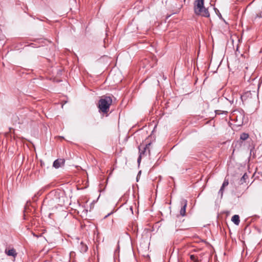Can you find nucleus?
I'll list each match as a JSON object with an SVG mask.
<instances>
[{
    "mask_svg": "<svg viewBox=\"0 0 262 262\" xmlns=\"http://www.w3.org/2000/svg\"><path fill=\"white\" fill-rule=\"evenodd\" d=\"M142 157V156H141L139 155V157L138 158L137 162H138L139 164L140 163Z\"/></svg>",
    "mask_w": 262,
    "mask_h": 262,
    "instance_id": "obj_17",
    "label": "nucleus"
},
{
    "mask_svg": "<svg viewBox=\"0 0 262 262\" xmlns=\"http://www.w3.org/2000/svg\"><path fill=\"white\" fill-rule=\"evenodd\" d=\"M190 258L193 262H199L198 258L194 255H190Z\"/></svg>",
    "mask_w": 262,
    "mask_h": 262,
    "instance_id": "obj_13",
    "label": "nucleus"
},
{
    "mask_svg": "<svg viewBox=\"0 0 262 262\" xmlns=\"http://www.w3.org/2000/svg\"><path fill=\"white\" fill-rule=\"evenodd\" d=\"M112 213V212H111V213L107 214L105 216L104 218H106L107 217H108Z\"/></svg>",
    "mask_w": 262,
    "mask_h": 262,
    "instance_id": "obj_19",
    "label": "nucleus"
},
{
    "mask_svg": "<svg viewBox=\"0 0 262 262\" xmlns=\"http://www.w3.org/2000/svg\"><path fill=\"white\" fill-rule=\"evenodd\" d=\"M184 3H185L186 2V0H184Z\"/></svg>",
    "mask_w": 262,
    "mask_h": 262,
    "instance_id": "obj_22",
    "label": "nucleus"
},
{
    "mask_svg": "<svg viewBox=\"0 0 262 262\" xmlns=\"http://www.w3.org/2000/svg\"><path fill=\"white\" fill-rule=\"evenodd\" d=\"M53 194L54 196L49 200V204L51 206L57 208L58 206H62L64 205L66 197L62 195H60L58 192H51L47 200L50 198Z\"/></svg>",
    "mask_w": 262,
    "mask_h": 262,
    "instance_id": "obj_2",
    "label": "nucleus"
},
{
    "mask_svg": "<svg viewBox=\"0 0 262 262\" xmlns=\"http://www.w3.org/2000/svg\"><path fill=\"white\" fill-rule=\"evenodd\" d=\"M215 113L216 115H220L221 114H227L228 112L227 111H221V110H216V111H215Z\"/></svg>",
    "mask_w": 262,
    "mask_h": 262,
    "instance_id": "obj_15",
    "label": "nucleus"
},
{
    "mask_svg": "<svg viewBox=\"0 0 262 262\" xmlns=\"http://www.w3.org/2000/svg\"><path fill=\"white\" fill-rule=\"evenodd\" d=\"M243 96H241V99L243 100Z\"/></svg>",
    "mask_w": 262,
    "mask_h": 262,
    "instance_id": "obj_21",
    "label": "nucleus"
},
{
    "mask_svg": "<svg viewBox=\"0 0 262 262\" xmlns=\"http://www.w3.org/2000/svg\"><path fill=\"white\" fill-rule=\"evenodd\" d=\"M229 184V182H228V180H227V179H225L224 182H223V183L222 184V185L223 186V187H226Z\"/></svg>",
    "mask_w": 262,
    "mask_h": 262,
    "instance_id": "obj_16",
    "label": "nucleus"
},
{
    "mask_svg": "<svg viewBox=\"0 0 262 262\" xmlns=\"http://www.w3.org/2000/svg\"><path fill=\"white\" fill-rule=\"evenodd\" d=\"M214 10L216 14H217V13H219V10H217L216 8H214Z\"/></svg>",
    "mask_w": 262,
    "mask_h": 262,
    "instance_id": "obj_18",
    "label": "nucleus"
},
{
    "mask_svg": "<svg viewBox=\"0 0 262 262\" xmlns=\"http://www.w3.org/2000/svg\"><path fill=\"white\" fill-rule=\"evenodd\" d=\"M249 138V135L247 133H243L240 136V139L244 141Z\"/></svg>",
    "mask_w": 262,
    "mask_h": 262,
    "instance_id": "obj_12",
    "label": "nucleus"
},
{
    "mask_svg": "<svg viewBox=\"0 0 262 262\" xmlns=\"http://www.w3.org/2000/svg\"><path fill=\"white\" fill-rule=\"evenodd\" d=\"M217 14H218V15H219V16L220 17H222V15H221V13H220V12H219V13H217Z\"/></svg>",
    "mask_w": 262,
    "mask_h": 262,
    "instance_id": "obj_20",
    "label": "nucleus"
},
{
    "mask_svg": "<svg viewBox=\"0 0 262 262\" xmlns=\"http://www.w3.org/2000/svg\"><path fill=\"white\" fill-rule=\"evenodd\" d=\"M88 249V246L86 245L83 244V243L81 242V247L80 249V252H85L87 251Z\"/></svg>",
    "mask_w": 262,
    "mask_h": 262,
    "instance_id": "obj_11",
    "label": "nucleus"
},
{
    "mask_svg": "<svg viewBox=\"0 0 262 262\" xmlns=\"http://www.w3.org/2000/svg\"><path fill=\"white\" fill-rule=\"evenodd\" d=\"M231 221L236 225H238L240 222L239 216L238 215H234L231 219Z\"/></svg>",
    "mask_w": 262,
    "mask_h": 262,
    "instance_id": "obj_9",
    "label": "nucleus"
},
{
    "mask_svg": "<svg viewBox=\"0 0 262 262\" xmlns=\"http://www.w3.org/2000/svg\"><path fill=\"white\" fill-rule=\"evenodd\" d=\"M194 11L197 15H201L206 17H209L210 16L208 9L204 7V0H195Z\"/></svg>",
    "mask_w": 262,
    "mask_h": 262,
    "instance_id": "obj_1",
    "label": "nucleus"
},
{
    "mask_svg": "<svg viewBox=\"0 0 262 262\" xmlns=\"http://www.w3.org/2000/svg\"><path fill=\"white\" fill-rule=\"evenodd\" d=\"M244 118V112L242 113H239V116H236V118L234 120L237 122V126H241L243 123V119Z\"/></svg>",
    "mask_w": 262,
    "mask_h": 262,
    "instance_id": "obj_7",
    "label": "nucleus"
},
{
    "mask_svg": "<svg viewBox=\"0 0 262 262\" xmlns=\"http://www.w3.org/2000/svg\"><path fill=\"white\" fill-rule=\"evenodd\" d=\"M248 179V176L246 173H245L243 177L241 178L239 181V184L242 185L246 182V180Z\"/></svg>",
    "mask_w": 262,
    "mask_h": 262,
    "instance_id": "obj_10",
    "label": "nucleus"
},
{
    "mask_svg": "<svg viewBox=\"0 0 262 262\" xmlns=\"http://www.w3.org/2000/svg\"><path fill=\"white\" fill-rule=\"evenodd\" d=\"M151 145V143H148L146 145H142L141 144L138 147L139 155L142 157L146 155L147 150L148 152H150V150L149 149V146Z\"/></svg>",
    "mask_w": 262,
    "mask_h": 262,
    "instance_id": "obj_4",
    "label": "nucleus"
},
{
    "mask_svg": "<svg viewBox=\"0 0 262 262\" xmlns=\"http://www.w3.org/2000/svg\"><path fill=\"white\" fill-rule=\"evenodd\" d=\"M5 254L9 256H12L14 258H15L17 255V253L16 250L13 248L10 247H7L5 250Z\"/></svg>",
    "mask_w": 262,
    "mask_h": 262,
    "instance_id": "obj_5",
    "label": "nucleus"
},
{
    "mask_svg": "<svg viewBox=\"0 0 262 262\" xmlns=\"http://www.w3.org/2000/svg\"><path fill=\"white\" fill-rule=\"evenodd\" d=\"M224 188H225V187H223V185H222L219 191V194H220L221 195V197L222 198L223 195V193H224Z\"/></svg>",
    "mask_w": 262,
    "mask_h": 262,
    "instance_id": "obj_14",
    "label": "nucleus"
},
{
    "mask_svg": "<svg viewBox=\"0 0 262 262\" xmlns=\"http://www.w3.org/2000/svg\"><path fill=\"white\" fill-rule=\"evenodd\" d=\"M64 162L65 161L63 159H58L54 161L53 166L55 168H58L64 165Z\"/></svg>",
    "mask_w": 262,
    "mask_h": 262,
    "instance_id": "obj_8",
    "label": "nucleus"
},
{
    "mask_svg": "<svg viewBox=\"0 0 262 262\" xmlns=\"http://www.w3.org/2000/svg\"><path fill=\"white\" fill-rule=\"evenodd\" d=\"M180 203L182 206L180 211V214L181 216H184L186 214V208L187 205V201L185 199H182Z\"/></svg>",
    "mask_w": 262,
    "mask_h": 262,
    "instance_id": "obj_6",
    "label": "nucleus"
},
{
    "mask_svg": "<svg viewBox=\"0 0 262 262\" xmlns=\"http://www.w3.org/2000/svg\"><path fill=\"white\" fill-rule=\"evenodd\" d=\"M112 103V99L110 96H103L99 101L98 107L103 113H107Z\"/></svg>",
    "mask_w": 262,
    "mask_h": 262,
    "instance_id": "obj_3",
    "label": "nucleus"
}]
</instances>
